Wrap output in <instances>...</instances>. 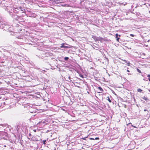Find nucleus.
Here are the masks:
<instances>
[{"label":"nucleus","mask_w":150,"mask_h":150,"mask_svg":"<svg viewBox=\"0 0 150 150\" xmlns=\"http://www.w3.org/2000/svg\"><path fill=\"white\" fill-rule=\"evenodd\" d=\"M21 127L19 126H17L16 127H15V128L16 129V130L14 129V130H16L17 131H21V130L22 131L23 130L21 128Z\"/></svg>","instance_id":"39448f33"},{"label":"nucleus","mask_w":150,"mask_h":150,"mask_svg":"<svg viewBox=\"0 0 150 150\" xmlns=\"http://www.w3.org/2000/svg\"><path fill=\"white\" fill-rule=\"evenodd\" d=\"M19 37H20V36L18 37V38H19Z\"/></svg>","instance_id":"e433bc0d"},{"label":"nucleus","mask_w":150,"mask_h":150,"mask_svg":"<svg viewBox=\"0 0 150 150\" xmlns=\"http://www.w3.org/2000/svg\"><path fill=\"white\" fill-rule=\"evenodd\" d=\"M146 111V109H144V111Z\"/></svg>","instance_id":"c756f323"},{"label":"nucleus","mask_w":150,"mask_h":150,"mask_svg":"<svg viewBox=\"0 0 150 150\" xmlns=\"http://www.w3.org/2000/svg\"><path fill=\"white\" fill-rule=\"evenodd\" d=\"M6 103L5 102L2 103L1 105L0 106V109H2L4 105H6Z\"/></svg>","instance_id":"9b49d317"},{"label":"nucleus","mask_w":150,"mask_h":150,"mask_svg":"<svg viewBox=\"0 0 150 150\" xmlns=\"http://www.w3.org/2000/svg\"><path fill=\"white\" fill-rule=\"evenodd\" d=\"M56 138H57V137H55V138H54L53 139H55Z\"/></svg>","instance_id":"473e14b6"},{"label":"nucleus","mask_w":150,"mask_h":150,"mask_svg":"<svg viewBox=\"0 0 150 150\" xmlns=\"http://www.w3.org/2000/svg\"><path fill=\"white\" fill-rule=\"evenodd\" d=\"M61 48H68V47L64 45V44H62L61 46L60 47Z\"/></svg>","instance_id":"4468645a"},{"label":"nucleus","mask_w":150,"mask_h":150,"mask_svg":"<svg viewBox=\"0 0 150 150\" xmlns=\"http://www.w3.org/2000/svg\"><path fill=\"white\" fill-rule=\"evenodd\" d=\"M69 59V58L67 57H66L64 58V60L65 61H67Z\"/></svg>","instance_id":"a211bd4d"},{"label":"nucleus","mask_w":150,"mask_h":150,"mask_svg":"<svg viewBox=\"0 0 150 150\" xmlns=\"http://www.w3.org/2000/svg\"><path fill=\"white\" fill-rule=\"evenodd\" d=\"M130 63L129 62H128V65H129L130 64Z\"/></svg>","instance_id":"bb28decb"},{"label":"nucleus","mask_w":150,"mask_h":150,"mask_svg":"<svg viewBox=\"0 0 150 150\" xmlns=\"http://www.w3.org/2000/svg\"><path fill=\"white\" fill-rule=\"evenodd\" d=\"M131 36L133 37L134 36V35L133 34H131L130 35Z\"/></svg>","instance_id":"a878e982"},{"label":"nucleus","mask_w":150,"mask_h":150,"mask_svg":"<svg viewBox=\"0 0 150 150\" xmlns=\"http://www.w3.org/2000/svg\"><path fill=\"white\" fill-rule=\"evenodd\" d=\"M147 77L149 78L148 79L149 81H150V75L148 74L147 75Z\"/></svg>","instance_id":"aec40b11"},{"label":"nucleus","mask_w":150,"mask_h":150,"mask_svg":"<svg viewBox=\"0 0 150 150\" xmlns=\"http://www.w3.org/2000/svg\"><path fill=\"white\" fill-rule=\"evenodd\" d=\"M49 122L47 120H43L39 122L38 124H43L44 125H45L48 124Z\"/></svg>","instance_id":"7ed1b4c3"},{"label":"nucleus","mask_w":150,"mask_h":150,"mask_svg":"<svg viewBox=\"0 0 150 150\" xmlns=\"http://www.w3.org/2000/svg\"><path fill=\"white\" fill-rule=\"evenodd\" d=\"M144 0V1H146V0Z\"/></svg>","instance_id":"4c0bfd02"},{"label":"nucleus","mask_w":150,"mask_h":150,"mask_svg":"<svg viewBox=\"0 0 150 150\" xmlns=\"http://www.w3.org/2000/svg\"><path fill=\"white\" fill-rule=\"evenodd\" d=\"M33 131H34V132L36 131V130H34Z\"/></svg>","instance_id":"7c9ffc66"},{"label":"nucleus","mask_w":150,"mask_h":150,"mask_svg":"<svg viewBox=\"0 0 150 150\" xmlns=\"http://www.w3.org/2000/svg\"><path fill=\"white\" fill-rule=\"evenodd\" d=\"M143 80H144V81L146 80H145V79H143Z\"/></svg>","instance_id":"f704fd0d"},{"label":"nucleus","mask_w":150,"mask_h":150,"mask_svg":"<svg viewBox=\"0 0 150 150\" xmlns=\"http://www.w3.org/2000/svg\"><path fill=\"white\" fill-rule=\"evenodd\" d=\"M137 71L140 73H141V71H140V70H139V69H137Z\"/></svg>","instance_id":"412c9836"},{"label":"nucleus","mask_w":150,"mask_h":150,"mask_svg":"<svg viewBox=\"0 0 150 150\" xmlns=\"http://www.w3.org/2000/svg\"><path fill=\"white\" fill-rule=\"evenodd\" d=\"M29 44H32V43H29Z\"/></svg>","instance_id":"72a5a7b5"},{"label":"nucleus","mask_w":150,"mask_h":150,"mask_svg":"<svg viewBox=\"0 0 150 150\" xmlns=\"http://www.w3.org/2000/svg\"><path fill=\"white\" fill-rule=\"evenodd\" d=\"M149 41H150V40H148V41L149 42Z\"/></svg>","instance_id":"2f4dec72"},{"label":"nucleus","mask_w":150,"mask_h":150,"mask_svg":"<svg viewBox=\"0 0 150 150\" xmlns=\"http://www.w3.org/2000/svg\"><path fill=\"white\" fill-rule=\"evenodd\" d=\"M1 25H4V26H2V27H3L4 30L7 31H11V29H12L11 25L6 24H5L3 22L1 23Z\"/></svg>","instance_id":"f03ea898"},{"label":"nucleus","mask_w":150,"mask_h":150,"mask_svg":"<svg viewBox=\"0 0 150 150\" xmlns=\"http://www.w3.org/2000/svg\"><path fill=\"white\" fill-rule=\"evenodd\" d=\"M118 36L119 37H120V35H118L117 33L115 34V37L117 38V39H116L117 40V41L120 42L119 41V40L120 39V38L119 37H118Z\"/></svg>","instance_id":"1a4fd4ad"},{"label":"nucleus","mask_w":150,"mask_h":150,"mask_svg":"<svg viewBox=\"0 0 150 150\" xmlns=\"http://www.w3.org/2000/svg\"><path fill=\"white\" fill-rule=\"evenodd\" d=\"M98 89L100 91V92H98V93H100L102 92H103V89L100 86L98 87Z\"/></svg>","instance_id":"ddd939ff"},{"label":"nucleus","mask_w":150,"mask_h":150,"mask_svg":"<svg viewBox=\"0 0 150 150\" xmlns=\"http://www.w3.org/2000/svg\"><path fill=\"white\" fill-rule=\"evenodd\" d=\"M137 90V91L139 92H141L142 91V90L140 88L138 89Z\"/></svg>","instance_id":"6ab92c4d"},{"label":"nucleus","mask_w":150,"mask_h":150,"mask_svg":"<svg viewBox=\"0 0 150 150\" xmlns=\"http://www.w3.org/2000/svg\"><path fill=\"white\" fill-rule=\"evenodd\" d=\"M142 99L147 102L149 101V99L147 97H145V96H144L143 97Z\"/></svg>","instance_id":"f8f14e48"},{"label":"nucleus","mask_w":150,"mask_h":150,"mask_svg":"<svg viewBox=\"0 0 150 150\" xmlns=\"http://www.w3.org/2000/svg\"><path fill=\"white\" fill-rule=\"evenodd\" d=\"M94 140L99 139V137H95L94 138Z\"/></svg>","instance_id":"4be33fe9"},{"label":"nucleus","mask_w":150,"mask_h":150,"mask_svg":"<svg viewBox=\"0 0 150 150\" xmlns=\"http://www.w3.org/2000/svg\"><path fill=\"white\" fill-rule=\"evenodd\" d=\"M29 137H28V139H31L32 140H33V141L35 140L36 141H38L37 139H35L33 137V136H32L31 135V134L30 133H29Z\"/></svg>","instance_id":"0eeeda50"},{"label":"nucleus","mask_w":150,"mask_h":150,"mask_svg":"<svg viewBox=\"0 0 150 150\" xmlns=\"http://www.w3.org/2000/svg\"><path fill=\"white\" fill-rule=\"evenodd\" d=\"M13 129V128H11V127L10 126H7L6 128L4 129L5 131H10L11 129Z\"/></svg>","instance_id":"20e7f679"},{"label":"nucleus","mask_w":150,"mask_h":150,"mask_svg":"<svg viewBox=\"0 0 150 150\" xmlns=\"http://www.w3.org/2000/svg\"><path fill=\"white\" fill-rule=\"evenodd\" d=\"M94 138H92V137H91V138H89V139L90 140H94Z\"/></svg>","instance_id":"5701e85b"},{"label":"nucleus","mask_w":150,"mask_h":150,"mask_svg":"<svg viewBox=\"0 0 150 150\" xmlns=\"http://www.w3.org/2000/svg\"><path fill=\"white\" fill-rule=\"evenodd\" d=\"M127 71L128 72H129V71L128 70H127Z\"/></svg>","instance_id":"cd10ccee"},{"label":"nucleus","mask_w":150,"mask_h":150,"mask_svg":"<svg viewBox=\"0 0 150 150\" xmlns=\"http://www.w3.org/2000/svg\"><path fill=\"white\" fill-rule=\"evenodd\" d=\"M106 99L108 100L109 102H110V103H111V100L110 99V98L109 97V96H108L106 98Z\"/></svg>","instance_id":"dca6fc26"},{"label":"nucleus","mask_w":150,"mask_h":150,"mask_svg":"<svg viewBox=\"0 0 150 150\" xmlns=\"http://www.w3.org/2000/svg\"><path fill=\"white\" fill-rule=\"evenodd\" d=\"M56 134L55 132H53V133H52V135Z\"/></svg>","instance_id":"b1692460"},{"label":"nucleus","mask_w":150,"mask_h":150,"mask_svg":"<svg viewBox=\"0 0 150 150\" xmlns=\"http://www.w3.org/2000/svg\"><path fill=\"white\" fill-rule=\"evenodd\" d=\"M96 36H95L94 35H92V38H93L95 41L96 39Z\"/></svg>","instance_id":"f3484780"},{"label":"nucleus","mask_w":150,"mask_h":150,"mask_svg":"<svg viewBox=\"0 0 150 150\" xmlns=\"http://www.w3.org/2000/svg\"><path fill=\"white\" fill-rule=\"evenodd\" d=\"M68 79H69V80H70V81H71V80L70 79H71V77L70 76H69L68 77Z\"/></svg>","instance_id":"393cba45"},{"label":"nucleus","mask_w":150,"mask_h":150,"mask_svg":"<svg viewBox=\"0 0 150 150\" xmlns=\"http://www.w3.org/2000/svg\"><path fill=\"white\" fill-rule=\"evenodd\" d=\"M103 40V38L100 37H96V39L95 40V41H100L101 42V41Z\"/></svg>","instance_id":"423d86ee"},{"label":"nucleus","mask_w":150,"mask_h":150,"mask_svg":"<svg viewBox=\"0 0 150 150\" xmlns=\"http://www.w3.org/2000/svg\"><path fill=\"white\" fill-rule=\"evenodd\" d=\"M47 131L49 132V131L48 130H47Z\"/></svg>","instance_id":"c9c22d12"},{"label":"nucleus","mask_w":150,"mask_h":150,"mask_svg":"<svg viewBox=\"0 0 150 150\" xmlns=\"http://www.w3.org/2000/svg\"><path fill=\"white\" fill-rule=\"evenodd\" d=\"M45 142H46V141H44V143H43L44 144H45Z\"/></svg>","instance_id":"c85d7f7f"},{"label":"nucleus","mask_w":150,"mask_h":150,"mask_svg":"<svg viewBox=\"0 0 150 150\" xmlns=\"http://www.w3.org/2000/svg\"><path fill=\"white\" fill-rule=\"evenodd\" d=\"M37 16V15L35 13H32L30 14L29 16L31 17H35Z\"/></svg>","instance_id":"9d476101"},{"label":"nucleus","mask_w":150,"mask_h":150,"mask_svg":"<svg viewBox=\"0 0 150 150\" xmlns=\"http://www.w3.org/2000/svg\"><path fill=\"white\" fill-rule=\"evenodd\" d=\"M127 128H128V127L131 126V127L130 128L131 129H132V128L133 127H136L135 126L132 125L131 123H129L128 124H127Z\"/></svg>","instance_id":"6e6552de"},{"label":"nucleus","mask_w":150,"mask_h":150,"mask_svg":"<svg viewBox=\"0 0 150 150\" xmlns=\"http://www.w3.org/2000/svg\"><path fill=\"white\" fill-rule=\"evenodd\" d=\"M4 9L6 11H7L10 16L13 18L18 21L20 22H24V19L21 16H18L17 15V13H24L25 11L24 8L20 6L16 8H12L10 6L5 7Z\"/></svg>","instance_id":"f257e3e1"},{"label":"nucleus","mask_w":150,"mask_h":150,"mask_svg":"<svg viewBox=\"0 0 150 150\" xmlns=\"http://www.w3.org/2000/svg\"><path fill=\"white\" fill-rule=\"evenodd\" d=\"M46 56L48 57V56H50L52 55V54L51 53L48 52L46 53Z\"/></svg>","instance_id":"2eb2a0df"}]
</instances>
